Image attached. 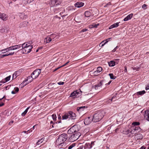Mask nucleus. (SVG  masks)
I'll use <instances>...</instances> for the list:
<instances>
[{"mask_svg":"<svg viewBox=\"0 0 149 149\" xmlns=\"http://www.w3.org/2000/svg\"><path fill=\"white\" fill-rule=\"evenodd\" d=\"M104 111H98L93 116V121L94 122H97L100 121L102 118L104 116Z\"/></svg>","mask_w":149,"mask_h":149,"instance_id":"1","label":"nucleus"},{"mask_svg":"<svg viewBox=\"0 0 149 149\" xmlns=\"http://www.w3.org/2000/svg\"><path fill=\"white\" fill-rule=\"evenodd\" d=\"M32 43V41H30L29 42L24 43L22 44V49L24 53L27 54L31 51L33 48L32 45L31 44Z\"/></svg>","mask_w":149,"mask_h":149,"instance_id":"2","label":"nucleus"},{"mask_svg":"<svg viewBox=\"0 0 149 149\" xmlns=\"http://www.w3.org/2000/svg\"><path fill=\"white\" fill-rule=\"evenodd\" d=\"M68 136L67 134L63 133L59 136L56 141V143L58 145H61L64 143L67 140Z\"/></svg>","mask_w":149,"mask_h":149,"instance_id":"3","label":"nucleus"},{"mask_svg":"<svg viewBox=\"0 0 149 149\" xmlns=\"http://www.w3.org/2000/svg\"><path fill=\"white\" fill-rule=\"evenodd\" d=\"M63 120H66L67 119H75L76 118V115L75 113L70 111L64 113L62 116Z\"/></svg>","mask_w":149,"mask_h":149,"instance_id":"4","label":"nucleus"},{"mask_svg":"<svg viewBox=\"0 0 149 149\" xmlns=\"http://www.w3.org/2000/svg\"><path fill=\"white\" fill-rule=\"evenodd\" d=\"M57 36L54 33H53L45 38L44 40V41L46 43H48L51 41H56L58 40Z\"/></svg>","mask_w":149,"mask_h":149,"instance_id":"5","label":"nucleus"},{"mask_svg":"<svg viewBox=\"0 0 149 149\" xmlns=\"http://www.w3.org/2000/svg\"><path fill=\"white\" fill-rule=\"evenodd\" d=\"M41 73V69H36L32 73L31 75L32 78L35 79L37 78Z\"/></svg>","mask_w":149,"mask_h":149,"instance_id":"6","label":"nucleus"},{"mask_svg":"<svg viewBox=\"0 0 149 149\" xmlns=\"http://www.w3.org/2000/svg\"><path fill=\"white\" fill-rule=\"evenodd\" d=\"M95 141H92L91 143H86L85 144L84 148L85 149H91L93 146L94 145Z\"/></svg>","mask_w":149,"mask_h":149,"instance_id":"7","label":"nucleus"},{"mask_svg":"<svg viewBox=\"0 0 149 149\" xmlns=\"http://www.w3.org/2000/svg\"><path fill=\"white\" fill-rule=\"evenodd\" d=\"M93 121V117H88L85 118L84 120V123L86 125H88Z\"/></svg>","mask_w":149,"mask_h":149,"instance_id":"8","label":"nucleus"},{"mask_svg":"<svg viewBox=\"0 0 149 149\" xmlns=\"http://www.w3.org/2000/svg\"><path fill=\"white\" fill-rule=\"evenodd\" d=\"M105 81L102 80L98 84L95 86V89L96 90L100 89L101 88L102 86L104 84Z\"/></svg>","mask_w":149,"mask_h":149,"instance_id":"9","label":"nucleus"},{"mask_svg":"<svg viewBox=\"0 0 149 149\" xmlns=\"http://www.w3.org/2000/svg\"><path fill=\"white\" fill-rule=\"evenodd\" d=\"M32 76H29L27 77V79H26L25 81H24L22 84H24L25 82L27 81H28V82L27 83H26L25 84H24V86L26 85L27 84H28L29 83H30L31 81H32L34 79L33 78H32Z\"/></svg>","mask_w":149,"mask_h":149,"instance_id":"10","label":"nucleus"},{"mask_svg":"<svg viewBox=\"0 0 149 149\" xmlns=\"http://www.w3.org/2000/svg\"><path fill=\"white\" fill-rule=\"evenodd\" d=\"M144 117L146 119L149 121V109L145 111Z\"/></svg>","mask_w":149,"mask_h":149,"instance_id":"11","label":"nucleus"},{"mask_svg":"<svg viewBox=\"0 0 149 149\" xmlns=\"http://www.w3.org/2000/svg\"><path fill=\"white\" fill-rule=\"evenodd\" d=\"M76 132L75 127H72L68 130V134H71L75 133Z\"/></svg>","mask_w":149,"mask_h":149,"instance_id":"12","label":"nucleus"},{"mask_svg":"<svg viewBox=\"0 0 149 149\" xmlns=\"http://www.w3.org/2000/svg\"><path fill=\"white\" fill-rule=\"evenodd\" d=\"M84 3L82 2H77L74 5L75 7L79 8H81L84 6Z\"/></svg>","mask_w":149,"mask_h":149,"instance_id":"13","label":"nucleus"},{"mask_svg":"<svg viewBox=\"0 0 149 149\" xmlns=\"http://www.w3.org/2000/svg\"><path fill=\"white\" fill-rule=\"evenodd\" d=\"M22 44H20L13 46L14 49L21 50L22 49Z\"/></svg>","mask_w":149,"mask_h":149,"instance_id":"14","label":"nucleus"},{"mask_svg":"<svg viewBox=\"0 0 149 149\" xmlns=\"http://www.w3.org/2000/svg\"><path fill=\"white\" fill-rule=\"evenodd\" d=\"M133 15L132 13L129 15L124 19L123 20L124 21H126L130 19L132 17Z\"/></svg>","mask_w":149,"mask_h":149,"instance_id":"15","label":"nucleus"},{"mask_svg":"<svg viewBox=\"0 0 149 149\" xmlns=\"http://www.w3.org/2000/svg\"><path fill=\"white\" fill-rule=\"evenodd\" d=\"M79 92H78L77 91H75L72 93L70 95V97H74V98L77 97V95L79 94Z\"/></svg>","mask_w":149,"mask_h":149,"instance_id":"16","label":"nucleus"},{"mask_svg":"<svg viewBox=\"0 0 149 149\" xmlns=\"http://www.w3.org/2000/svg\"><path fill=\"white\" fill-rule=\"evenodd\" d=\"M14 52H13L12 53H7L6 54H0V58H3V57L6 56H7L9 55H13L14 54Z\"/></svg>","mask_w":149,"mask_h":149,"instance_id":"17","label":"nucleus"},{"mask_svg":"<svg viewBox=\"0 0 149 149\" xmlns=\"http://www.w3.org/2000/svg\"><path fill=\"white\" fill-rule=\"evenodd\" d=\"M119 23H115L111 25L109 27V29H111L113 28L117 27L118 26Z\"/></svg>","mask_w":149,"mask_h":149,"instance_id":"18","label":"nucleus"},{"mask_svg":"<svg viewBox=\"0 0 149 149\" xmlns=\"http://www.w3.org/2000/svg\"><path fill=\"white\" fill-rule=\"evenodd\" d=\"M56 0H51L49 3V4L51 7H53L56 6Z\"/></svg>","mask_w":149,"mask_h":149,"instance_id":"19","label":"nucleus"},{"mask_svg":"<svg viewBox=\"0 0 149 149\" xmlns=\"http://www.w3.org/2000/svg\"><path fill=\"white\" fill-rule=\"evenodd\" d=\"M19 17L20 18L22 19H26L27 17L26 15H25L24 13H21L19 15Z\"/></svg>","mask_w":149,"mask_h":149,"instance_id":"20","label":"nucleus"},{"mask_svg":"<svg viewBox=\"0 0 149 149\" xmlns=\"http://www.w3.org/2000/svg\"><path fill=\"white\" fill-rule=\"evenodd\" d=\"M34 0H23V3L25 4H27L30 3Z\"/></svg>","mask_w":149,"mask_h":149,"instance_id":"21","label":"nucleus"},{"mask_svg":"<svg viewBox=\"0 0 149 149\" xmlns=\"http://www.w3.org/2000/svg\"><path fill=\"white\" fill-rule=\"evenodd\" d=\"M131 129L134 130L135 131L138 132V133L140 131V128L138 127L133 126L131 127Z\"/></svg>","mask_w":149,"mask_h":149,"instance_id":"22","label":"nucleus"},{"mask_svg":"<svg viewBox=\"0 0 149 149\" xmlns=\"http://www.w3.org/2000/svg\"><path fill=\"white\" fill-rule=\"evenodd\" d=\"M109 66L112 67L115 65L116 62L113 61H111L108 63Z\"/></svg>","mask_w":149,"mask_h":149,"instance_id":"23","label":"nucleus"},{"mask_svg":"<svg viewBox=\"0 0 149 149\" xmlns=\"http://www.w3.org/2000/svg\"><path fill=\"white\" fill-rule=\"evenodd\" d=\"M86 17H88L91 16V13L90 12L88 11H86L84 13Z\"/></svg>","mask_w":149,"mask_h":149,"instance_id":"24","label":"nucleus"},{"mask_svg":"<svg viewBox=\"0 0 149 149\" xmlns=\"http://www.w3.org/2000/svg\"><path fill=\"white\" fill-rule=\"evenodd\" d=\"M10 77H11V76L10 75L8 77H7L6 78L5 81H0V82L4 83H5L6 82H7L10 80Z\"/></svg>","mask_w":149,"mask_h":149,"instance_id":"25","label":"nucleus"},{"mask_svg":"<svg viewBox=\"0 0 149 149\" xmlns=\"http://www.w3.org/2000/svg\"><path fill=\"white\" fill-rule=\"evenodd\" d=\"M7 19V15L4 13H3V16L2 17L1 19L3 21H6Z\"/></svg>","mask_w":149,"mask_h":149,"instance_id":"26","label":"nucleus"},{"mask_svg":"<svg viewBox=\"0 0 149 149\" xmlns=\"http://www.w3.org/2000/svg\"><path fill=\"white\" fill-rule=\"evenodd\" d=\"M99 25V24H93L90 26V28H97V26Z\"/></svg>","mask_w":149,"mask_h":149,"instance_id":"27","label":"nucleus"},{"mask_svg":"<svg viewBox=\"0 0 149 149\" xmlns=\"http://www.w3.org/2000/svg\"><path fill=\"white\" fill-rule=\"evenodd\" d=\"M44 140V139L43 138L39 139L36 143L37 145H39L40 143H42Z\"/></svg>","mask_w":149,"mask_h":149,"instance_id":"28","label":"nucleus"},{"mask_svg":"<svg viewBox=\"0 0 149 149\" xmlns=\"http://www.w3.org/2000/svg\"><path fill=\"white\" fill-rule=\"evenodd\" d=\"M30 107H27L26 109L22 113V116H24L27 113L28 110L29 109Z\"/></svg>","mask_w":149,"mask_h":149,"instance_id":"29","label":"nucleus"},{"mask_svg":"<svg viewBox=\"0 0 149 149\" xmlns=\"http://www.w3.org/2000/svg\"><path fill=\"white\" fill-rule=\"evenodd\" d=\"M130 130L125 129L123 131V132L124 134H127L130 132Z\"/></svg>","mask_w":149,"mask_h":149,"instance_id":"30","label":"nucleus"},{"mask_svg":"<svg viewBox=\"0 0 149 149\" xmlns=\"http://www.w3.org/2000/svg\"><path fill=\"white\" fill-rule=\"evenodd\" d=\"M146 93V92L144 90L142 91L138 92L137 93V94L138 95H142Z\"/></svg>","mask_w":149,"mask_h":149,"instance_id":"31","label":"nucleus"},{"mask_svg":"<svg viewBox=\"0 0 149 149\" xmlns=\"http://www.w3.org/2000/svg\"><path fill=\"white\" fill-rule=\"evenodd\" d=\"M111 39V38H110L107 39L106 40H104L102 42H101L100 43V44L99 46H100V45L102 44V43L104 42H105V43H107Z\"/></svg>","mask_w":149,"mask_h":149,"instance_id":"32","label":"nucleus"},{"mask_svg":"<svg viewBox=\"0 0 149 149\" xmlns=\"http://www.w3.org/2000/svg\"><path fill=\"white\" fill-rule=\"evenodd\" d=\"M69 62V61H68V62H67L65 64H64L63 65H62V66H61L60 67H58V68H56V69H55L54 70V71H56L57 70H58V69H59V68H61V67H64V66H65V65H67V64Z\"/></svg>","mask_w":149,"mask_h":149,"instance_id":"33","label":"nucleus"},{"mask_svg":"<svg viewBox=\"0 0 149 149\" xmlns=\"http://www.w3.org/2000/svg\"><path fill=\"white\" fill-rule=\"evenodd\" d=\"M85 108V107H78L77 108V111H83L84 109Z\"/></svg>","mask_w":149,"mask_h":149,"instance_id":"34","label":"nucleus"},{"mask_svg":"<svg viewBox=\"0 0 149 149\" xmlns=\"http://www.w3.org/2000/svg\"><path fill=\"white\" fill-rule=\"evenodd\" d=\"M9 51L8 48L2 49L1 51V52L2 53H4L7 52Z\"/></svg>","mask_w":149,"mask_h":149,"instance_id":"35","label":"nucleus"},{"mask_svg":"<svg viewBox=\"0 0 149 149\" xmlns=\"http://www.w3.org/2000/svg\"><path fill=\"white\" fill-rule=\"evenodd\" d=\"M109 75L110 76V78L111 79H114L116 78V77L114 76L113 74L110 73L109 74Z\"/></svg>","mask_w":149,"mask_h":149,"instance_id":"36","label":"nucleus"},{"mask_svg":"<svg viewBox=\"0 0 149 149\" xmlns=\"http://www.w3.org/2000/svg\"><path fill=\"white\" fill-rule=\"evenodd\" d=\"M139 124L140 123L139 122H134L132 123V125H133L134 126L139 125Z\"/></svg>","mask_w":149,"mask_h":149,"instance_id":"37","label":"nucleus"},{"mask_svg":"<svg viewBox=\"0 0 149 149\" xmlns=\"http://www.w3.org/2000/svg\"><path fill=\"white\" fill-rule=\"evenodd\" d=\"M130 130V132L132 134H136L138 133L137 132L135 131L134 130L131 129V128Z\"/></svg>","mask_w":149,"mask_h":149,"instance_id":"38","label":"nucleus"},{"mask_svg":"<svg viewBox=\"0 0 149 149\" xmlns=\"http://www.w3.org/2000/svg\"><path fill=\"white\" fill-rule=\"evenodd\" d=\"M61 3V2L59 0H56V3L55 4V5H56V6L58 5H59Z\"/></svg>","mask_w":149,"mask_h":149,"instance_id":"39","label":"nucleus"},{"mask_svg":"<svg viewBox=\"0 0 149 149\" xmlns=\"http://www.w3.org/2000/svg\"><path fill=\"white\" fill-rule=\"evenodd\" d=\"M113 98V97L111 99H109L108 100H106L105 101V102H106V103L107 104L109 103H110L112 101V100Z\"/></svg>","mask_w":149,"mask_h":149,"instance_id":"40","label":"nucleus"},{"mask_svg":"<svg viewBox=\"0 0 149 149\" xmlns=\"http://www.w3.org/2000/svg\"><path fill=\"white\" fill-rule=\"evenodd\" d=\"M76 144L75 143H73L72 145H70L68 148V149H71L72 148L74 147L75 146Z\"/></svg>","mask_w":149,"mask_h":149,"instance_id":"41","label":"nucleus"},{"mask_svg":"<svg viewBox=\"0 0 149 149\" xmlns=\"http://www.w3.org/2000/svg\"><path fill=\"white\" fill-rule=\"evenodd\" d=\"M102 68L101 67H97V70L98 72H99L100 73L102 71Z\"/></svg>","mask_w":149,"mask_h":149,"instance_id":"42","label":"nucleus"},{"mask_svg":"<svg viewBox=\"0 0 149 149\" xmlns=\"http://www.w3.org/2000/svg\"><path fill=\"white\" fill-rule=\"evenodd\" d=\"M52 117L54 120H56V115L53 114L52 116Z\"/></svg>","mask_w":149,"mask_h":149,"instance_id":"43","label":"nucleus"},{"mask_svg":"<svg viewBox=\"0 0 149 149\" xmlns=\"http://www.w3.org/2000/svg\"><path fill=\"white\" fill-rule=\"evenodd\" d=\"M16 75H17L16 72H15L13 74V79H15L16 78V77H17Z\"/></svg>","mask_w":149,"mask_h":149,"instance_id":"44","label":"nucleus"},{"mask_svg":"<svg viewBox=\"0 0 149 149\" xmlns=\"http://www.w3.org/2000/svg\"><path fill=\"white\" fill-rule=\"evenodd\" d=\"M5 98V96H4L2 98L0 99V101L3 98ZM4 103H3V102H1V104H0V107H1L2 106H3L4 105Z\"/></svg>","mask_w":149,"mask_h":149,"instance_id":"45","label":"nucleus"},{"mask_svg":"<svg viewBox=\"0 0 149 149\" xmlns=\"http://www.w3.org/2000/svg\"><path fill=\"white\" fill-rule=\"evenodd\" d=\"M99 73H100V72H98L97 71V70L94 72L93 74L94 75H97L99 74Z\"/></svg>","mask_w":149,"mask_h":149,"instance_id":"46","label":"nucleus"},{"mask_svg":"<svg viewBox=\"0 0 149 149\" xmlns=\"http://www.w3.org/2000/svg\"><path fill=\"white\" fill-rule=\"evenodd\" d=\"M8 49L9 50V51L12 50H14L13 46L8 47Z\"/></svg>","mask_w":149,"mask_h":149,"instance_id":"47","label":"nucleus"},{"mask_svg":"<svg viewBox=\"0 0 149 149\" xmlns=\"http://www.w3.org/2000/svg\"><path fill=\"white\" fill-rule=\"evenodd\" d=\"M15 91L16 93L17 92L19 91V89L18 87H15L14 88Z\"/></svg>","mask_w":149,"mask_h":149,"instance_id":"48","label":"nucleus"},{"mask_svg":"<svg viewBox=\"0 0 149 149\" xmlns=\"http://www.w3.org/2000/svg\"><path fill=\"white\" fill-rule=\"evenodd\" d=\"M59 85H63L64 84V82H63L60 81L57 83Z\"/></svg>","mask_w":149,"mask_h":149,"instance_id":"49","label":"nucleus"},{"mask_svg":"<svg viewBox=\"0 0 149 149\" xmlns=\"http://www.w3.org/2000/svg\"><path fill=\"white\" fill-rule=\"evenodd\" d=\"M147 6V5L146 4H144L142 6V8L144 9H146V7Z\"/></svg>","mask_w":149,"mask_h":149,"instance_id":"50","label":"nucleus"},{"mask_svg":"<svg viewBox=\"0 0 149 149\" xmlns=\"http://www.w3.org/2000/svg\"><path fill=\"white\" fill-rule=\"evenodd\" d=\"M118 46L116 47L114 49L112 50V52H115V51L116 50V49H117L118 48Z\"/></svg>","mask_w":149,"mask_h":149,"instance_id":"51","label":"nucleus"},{"mask_svg":"<svg viewBox=\"0 0 149 149\" xmlns=\"http://www.w3.org/2000/svg\"><path fill=\"white\" fill-rule=\"evenodd\" d=\"M145 88L146 90L149 89V84H147L146 85V87Z\"/></svg>","mask_w":149,"mask_h":149,"instance_id":"52","label":"nucleus"},{"mask_svg":"<svg viewBox=\"0 0 149 149\" xmlns=\"http://www.w3.org/2000/svg\"><path fill=\"white\" fill-rule=\"evenodd\" d=\"M88 30V29H83L81 31V32H85V31H87Z\"/></svg>","mask_w":149,"mask_h":149,"instance_id":"53","label":"nucleus"},{"mask_svg":"<svg viewBox=\"0 0 149 149\" xmlns=\"http://www.w3.org/2000/svg\"><path fill=\"white\" fill-rule=\"evenodd\" d=\"M83 145H82L79 146L77 149H83Z\"/></svg>","mask_w":149,"mask_h":149,"instance_id":"54","label":"nucleus"},{"mask_svg":"<svg viewBox=\"0 0 149 149\" xmlns=\"http://www.w3.org/2000/svg\"><path fill=\"white\" fill-rule=\"evenodd\" d=\"M83 145H82L79 146L77 149H83Z\"/></svg>","mask_w":149,"mask_h":149,"instance_id":"55","label":"nucleus"},{"mask_svg":"<svg viewBox=\"0 0 149 149\" xmlns=\"http://www.w3.org/2000/svg\"><path fill=\"white\" fill-rule=\"evenodd\" d=\"M104 42L103 44V43H102V44L100 45V46H101V47L103 46L106 44L107 43H105V42Z\"/></svg>","mask_w":149,"mask_h":149,"instance_id":"56","label":"nucleus"},{"mask_svg":"<svg viewBox=\"0 0 149 149\" xmlns=\"http://www.w3.org/2000/svg\"><path fill=\"white\" fill-rule=\"evenodd\" d=\"M111 81H109L108 83H105V82H104V84H105V85H109L110 83H111Z\"/></svg>","mask_w":149,"mask_h":149,"instance_id":"57","label":"nucleus"},{"mask_svg":"<svg viewBox=\"0 0 149 149\" xmlns=\"http://www.w3.org/2000/svg\"><path fill=\"white\" fill-rule=\"evenodd\" d=\"M139 149H146V148L145 146H143Z\"/></svg>","mask_w":149,"mask_h":149,"instance_id":"58","label":"nucleus"},{"mask_svg":"<svg viewBox=\"0 0 149 149\" xmlns=\"http://www.w3.org/2000/svg\"><path fill=\"white\" fill-rule=\"evenodd\" d=\"M14 122V121L13 120H12V121H11L9 123V124L10 125H11V124H12Z\"/></svg>","mask_w":149,"mask_h":149,"instance_id":"59","label":"nucleus"},{"mask_svg":"<svg viewBox=\"0 0 149 149\" xmlns=\"http://www.w3.org/2000/svg\"><path fill=\"white\" fill-rule=\"evenodd\" d=\"M124 71H125V72H127V68H126V66H125V67Z\"/></svg>","mask_w":149,"mask_h":149,"instance_id":"60","label":"nucleus"},{"mask_svg":"<svg viewBox=\"0 0 149 149\" xmlns=\"http://www.w3.org/2000/svg\"><path fill=\"white\" fill-rule=\"evenodd\" d=\"M16 93L15 92V91H12L11 92V93L12 94H15V93Z\"/></svg>","mask_w":149,"mask_h":149,"instance_id":"61","label":"nucleus"},{"mask_svg":"<svg viewBox=\"0 0 149 149\" xmlns=\"http://www.w3.org/2000/svg\"><path fill=\"white\" fill-rule=\"evenodd\" d=\"M3 14H0V18L1 19L2 17L3 16Z\"/></svg>","mask_w":149,"mask_h":149,"instance_id":"62","label":"nucleus"},{"mask_svg":"<svg viewBox=\"0 0 149 149\" xmlns=\"http://www.w3.org/2000/svg\"><path fill=\"white\" fill-rule=\"evenodd\" d=\"M29 131V130H28L27 131H24L23 132H24L25 133H27V132H28Z\"/></svg>","mask_w":149,"mask_h":149,"instance_id":"63","label":"nucleus"},{"mask_svg":"<svg viewBox=\"0 0 149 149\" xmlns=\"http://www.w3.org/2000/svg\"><path fill=\"white\" fill-rule=\"evenodd\" d=\"M73 136H77V134H76V133L75 134H73Z\"/></svg>","mask_w":149,"mask_h":149,"instance_id":"64","label":"nucleus"}]
</instances>
